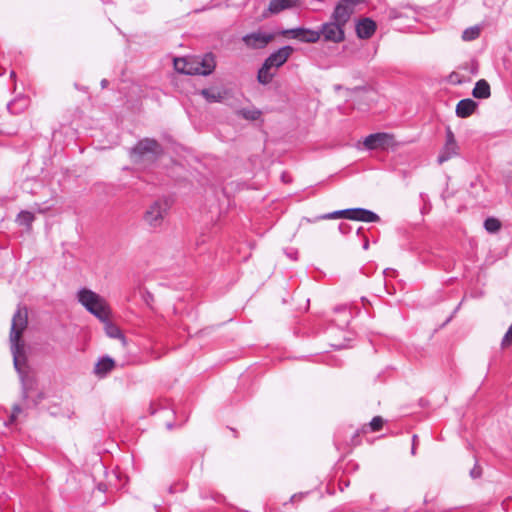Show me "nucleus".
<instances>
[{"instance_id": "f03ea898", "label": "nucleus", "mask_w": 512, "mask_h": 512, "mask_svg": "<svg viewBox=\"0 0 512 512\" xmlns=\"http://www.w3.org/2000/svg\"><path fill=\"white\" fill-rule=\"evenodd\" d=\"M78 301L100 321L110 316V309L106 300L94 291L83 288L77 294Z\"/></svg>"}, {"instance_id": "c9c22d12", "label": "nucleus", "mask_w": 512, "mask_h": 512, "mask_svg": "<svg viewBox=\"0 0 512 512\" xmlns=\"http://www.w3.org/2000/svg\"><path fill=\"white\" fill-rule=\"evenodd\" d=\"M107 85H108V81H107L106 79H103V80L101 81V86H102L103 88H105V87H107Z\"/></svg>"}, {"instance_id": "f257e3e1", "label": "nucleus", "mask_w": 512, "mask_h": 512, "mask_svg": "<svg viewBox=\"0 0 512 512\" xmlns=\"http://www.w3.org/2000/svg\"><path fill=\"white\" fill-rule=\"evenodd\" d=\"M28 324V312L25 307H19L12 318L10 330L11 352L13 355L14 367L20 375L22 383V399L26 401L30 392L34 389L35 381L30 378L27 371V358L25 344L22 334Z\"/></svg>"}, {"instance_id": "aec40b11", "label": "nucleus", "mask_w": 512, "mask_h": 512, "mask_svg": "<svg viewBox=\"0 0 512 512\" xmlns=\"http://www.w3.org/2000/svg\"><path fill=\"white\" fill-rule=\"evenodd\" d=\"M174 67L176 71L182 74L193 75V72H198L190 66V58H176L174 60Z\"/></svg>"}, {"instance_id": "7c9ffc66", "label": "nucleus", "mask_w": 512, "mask_h": 512, "mask_svg": "<svg viewBox=\"0 0 512 512\" xmlns=\"http://www.w3.org/2000/svg\"><path fill=\"white\" fill-rule=\"evenodd\" d=\"M470 475L472 478H479L481 476V468L479 466H475L471 471Z\"/></svg>"}, {"instance_id": "4c0bfd02", "label": "nucleus", "mask_w": 512, "mask_h": 512, "mask_svg": "<svg viewBox=\"0 0 512 512\" xmlns=\"http://www.w3.org/2000/svg\"><path fill=\"white\" fill-rule=\"evenodd\" d=\"M43 398V395L42 394H39V397H38V400L35 401V404H38V402Z\"/></svg>"}, {"instance_id": "f8f14e48", "label": "nucleus", "mask_w": 512, "mask_h": 512, "mask_svg": "<svg viewBox=\"0 0 512 512\" xmlns=\"http://www.w3.org/2000/svg\"><path fill=\"white\" fill-rule=\"evenodd\" d=\"M294 49L291 46H283L277 51L270 54L264 61V63L271 69H278L286 63L288 58L293 53Z\"/></svg>"}, {"instance_id": "423d86ee", "label": "nucleus", "mask_w": 512, "mask_h": 512, "mask_svg": "<svg viewBox=\"0 0 512 512\" xmlns=\"http://www.w3.org/2000/svg\"><path fill=\"white\" fill-rule=\"evenodd\" d=\"M318 32L326 42L341 43L345 40L344 27L332 20L323 23Z\"/></svg>"}, {"instance_id": "f704fd0d", "label": "nucleus", "mask_w": 512, "mask_h": 512, "mask_svg": "<svg viewBox=\"0 0 512 512\" xmlns=\"http://www.w3.org/2000/svg\"><path fill=\"white\" fill-rule=\"evenodd\" d=\"M335 311L336 312H342V311L344 312V311H346V306L337 307V308H335Z\"/></svg>"}, {"instance_id": "39448f33", "label": "nucleus", "mask_w": 512, "mask_h": 512, "mask_svg": "<svg viewBox=\"0 0 512 512\" xmlns=\"http://www.w3.org/2000/svg\"><path fill=\"white\" fill-rule=\"evenodd\" d=\"M360 3L356 2V0L339 1L332 12L331 20L345 27L354 12L355 6Z\"/></svg>"}, {"instance_id": "5701e85b", "label": "nucleus", "mask_w": 512, "mask_h": 512, "mask_svg": "<svg viewBox=\"0 0 512 512\" xmlns=\"http://www.w3.org/2000/svg\"><path fill=\"white\" fill-rule=\"evenodd\" d=\"M35 220V216L32 212L23 210L21 211L16 218V222L20 226L30 227L33 221Z\"/></svg>"}, {"instance_id": "9b49d317", "label": "nucleus", "mask_w": 512, "mask_h": 512, "mask_svg": "<svg viewBox=\"0 0 512 512\" xmlns=\"http://www.w3.org/2000/svg\"><path fill=\"white\" fill-rule=\"evenodd\" d=\"M393 142V136L388 133H375L368 135L363 144L369 150L386 149Z\"/></svg>"}, {"instance_id": "7ed1b4c3", "label": "nucleus", "mask_w": 512, "mask_h": 512, "mask_svg": "<svg viewBox=\"0 0 512 512\" xmlns=\"http://www.w3.org/2000/svg\"><path fill=\"white\" fill-rule=\"evenodd\" d=\"M162 153V146L155 139L145 138L131 149L130 156L134 163L141 164L156 161Z\"/></svg>"}, {"instance_id": "bb28decb", "label": "nucleus", "mask_w": 512, "mask_h": 512, "mask_svg": "<svg viewBox=\"0 0 512 512\" xmlns=\"http://www.w3.org/2000/svg\"><path fill=\"white\" fill-rule=\"evenodd\" d=\"M240 114L243 118L247 120H258L261 116V111L257 109L249 110V109H242L240 111Z\"/></svg>"}, {"instance_id": "ddd939ff", "label": "nucleus", "mask_w": 512, "mask_h": 512, "mask_svg": "<svg viewBox=\"0 0 512 512\" xmlns=\"http://www.w3.org/2000/svg\"><path fill=\"white\" fill-rule=\"evenodd\" d=\"M348 219L367 223L380 221V217L376 213L365 208H349Z\"/></svg>"}, {"instance_id": "0eeeda50", "label": "nucleus", "mask_w": 512, "mask_h": 512, "mask_svg": "<svg viewBox=\"0 0 512 512\" xmlns=\"http://www.w3.org/2000/svg\"><path fill=\"white\" fill-rule=\"evenodd\" d=\"M190 66L198 71L193 72V75H209L216 67L215 57L211 53L205 54L202 57H192L190 58Z\"/></svg>"}, {"instance_id": "58836bf2", "label": "nucleus", "mask_w": 512, "mask_h": 512, "mask_svg": "<svg viewBox=\"0 0 512 512\" xmlns=\"http://www.w3.org/2000/svg\"><path fill=\"white\" fill-rule=\"evenodd\" d=\"M364 0H356V2H363Z\"/></svg>"}, {"instance_id": "e433bc0d", "label": "nucleus", "mask_w": 512, "mask_h": 512, "mask_svg": "<svg viewBox=\"0 0 512 512\" xmlns=\"http://www.w3.org/2000/svg\"><path fill=\"white\" fill-rule=\"evenodd\" d=\"M368 247H369V242L366 239L365 242H364L363 248L366 250V249H368Z\"/></svg>"}, {"instance_id": "4468645a", "label": "nucleus", "mask_w": 512, "mask_h": 512, "mask_svg": "<svg viewBox=\"0 0 512 512\" xmlns=\"http://www.w3.org/2000/svg\"><path fill=\"white\" fill-rule=\"evenodd\" d=\"M376 31V23L370 18H363L356 24V34L360 39H369Z\"/></svg>"}, {"instance_id": "c85d7f7f", "label": "nucleus", "mask_w": 512, "mask_h": 512, "mask_svg": "<svg viewBox=\"0 0 512 512\" xmlns=\"http://www.w3.org/2000/svg\"><path fill=\"white\" fill-rule=\"evenodd\" d=\"M512 344V324L509 326L506 334L504 335L501 346L503 348L508 347Z\"/></svg>"}, {"instance_id": "6e6552de", "label": "nucleus", "mask_w": 512, "mask_h": 512, "mask_svg": "<svg viewBox=\"0 0 512 512\" xmlns=\"http://www.w3.org/2000/svg\"><path fill=\"white\" fill-rule=\"evenodd\" d=\"M282 35L298 39L304 43H316L320 40V32L304 27L284 30Z\"/></svg>"}, {"instance_id": "a211bd4d", "label": "nucleus", "mask_w": 512, "mask_h": 512, "mask_svg": "<svg viewBox=\"0 0 512 512\" xmlns=\"http://www.w3.org/2000/svg\"><path fill=\"white\" fill-rule=\"evenodd\" d=\"M102 322L104 324L105 333L108 337L120 339L122 341L123 345L126 344V338L123 335V333L121 332L120 328L116 324L112 323L110 321L109 317L106 318Z\"/></svg>"}, {"instance_id": "2eb2a0df", "label": "nucleus", "mask_w": 512, "mask_h": 512, "mask_svg": "<svg viewBox=\"0 0 512 512\" xmlns=\"http://www.w3.org/2000/svg\"><path fill=\"white\" fill-rule=\"evenodd\" d=\"M115 368V361L109 357L104 356L98 360L94 366V374L99 378L106 377Z\"/></svg>"}, {"instance_id": "473e14b6", "label": "nucleus", "mask_w": 512, "mask_h": 512, "mask_svg": "<svg viewBox=\"0 0 512 512\" xmlns=\"http://www.w3.org/2000/svg\"><path fill=\"white\" fill-rule=\"evenodd\" d=\"M21 412H22V408H21V406L19 404L13 405V407H12V414L18 416Z\"/></svg>"}, {"instance_id": "20e7f679", "label": "nucleus", "mask_w": 512, "mask_h": 512, "mask_svg": "<svg viewBox=\"0 0 512 512\" xmlns=\"http://www.w3.org/2000/svg\"><path fill=\"white\" fill-rule=\"evenodd\" d=\"M169 210L167 200L158 199L154 201L144 213L143 219L147 225L158 228L162 225Z\"/></svg>"}, {"instance_id": "9d476101", "label": "nucleus", "mask_w": 512, "mask_h": 512, "mask_svg": "<svg viewBox=\"0 0 512 512\" xmlns=\"http://www.w3.org/2000/svg\"><path fill=\"white\" fill-rule=\"evenodd\" d=\"M458 150L459 147L456 142L454 133L452 132L450 127H448L446 129V142L438 156V163L442 164L451 159L452 157L456 156L458 154Z\"/></svg>"}, {"instance_id": "412c9836", "label": "nucleus", "mask_w": 512, "mask_h": 512, "mask_svg": "<svg viewBox=\"0 0 512 512\" xmlns=\"http://www.w3.org/2000/svg\"><path fill=\"white\" fill-rule=\"evenodd\" d=\"M271 68H269V66H267L265 63L262 64L261 68L259 69L258 71V75H257V79L259 81V83L261 84H269L275 73L274 72H271Z\"/></svg>"}, {"instance_id": "6ab92c4d", "label": "nucleus", "mask_w": 512, "mask_h": 512, "mask_svg": "<svg viewBox=\"0 0 512 512\" xmlns=\"http://www.w3.org/2000/svg\"><path fill=\"white\" fill-rule=\"evenodd\" d=\"M472 95L478 99H487L491 95L490 85L485 79H480L476 82Z\"/></svg>"}, {"instance_id": "4be33fe9", "label": "nucleus", "mask_w": 512, "mask_h": 512, "mask_svg": "<svg viewBox=\"0 0 512 512\" xmlns=\"http://www.w3.org/2000/svg\"><path fill=\"white\" fill-rule=\"evenodd\" d=\"M200 94L210 103L220 102L223 99L222 93L217 89H202Z\"/></svg>"}, {"instance_id": "f3484780", "label": "nucleus", "mask_w": 512, "mask_h": 512, "mask_svg": "<svg viewBox=\"0 0 512 512\" xmlns=\"http://www.w3.org/2000/svg\"><path fill=\"white\" fill-rule=\"evenodd\" d=\"M301 0H271L268 11L272 14H278L285 9L297 7Z\"/></svg>"}, {"instance_id": "cd10ccee", "label": "nucleus", "mask_w": 512, "mask_h": 512, "mask_svg": "<svg viewBox=\"0 0 512 512\" xmlns=\"http://www.w3.org/2000/svg\"><path fill=\"white\" fill-rule=\"evenodd\" d=\"M384 420L380 416H375L369 423L370 429L373 432L379 431L383 426Z\"/></svg>"}, {"instance_id": "393cba45", "label": "nucleus", "mask_w": 512, "mask_h": 512, "mask_svg": "<svg viewBox=\"0 0 512 512\" xmlns=\"http://www.w3.org/2000/svg\"><path fill=\"white\" fill-rule=\"evenodd\" d=\"M480 35V28L478 26H473L470 28H467L463 31L462 39L464 41H472L479 37Z\"/></svg>"}, {"instance_id": "2f4dec72", "label": "nucleus", "mask_w": 512, "mask_h": 512, "mask_svg": "<svg viewBox=\"0 0 512 512\" xmlns=\"http://www.w3.org/2000/svg\"><path fill=\"white\" fill-rule=\"evenodd\" d=\"M417 442H418V437H417V435H413V437H412V449H411V453H412V455H415V454H416V445H417Z\"/></svg>"}, {"instance_id": "a878e982", "label": "nucleus", "mask_w": 512, "mask_h": 512, "mask_svg": "<svg viewBox=\"0 0 512 512\" xmlns=\"http://www.w3.org/2000/svg\"><path fill=\"white\" fill-rule=\"evenodd\" d=\"M337 218L348 219V209L330 212V213L319 216L317 219H337Z\"/></svg>"}, {"instance_id": "dca6fc26", "label": "nucleus", "mask_w": 512, "mask_h": 512, "mask_svg": "<svg viewBox=\"0 0 512 512\" xmlns=\"http://www.w3.org/2000/svg\"><path fill=\"white\" fill-rule=\"evenodd\" d=\"M477 106V102L470 98L462 99L456 106V115L460 118H467L475 112Z\"/></svg>"}, {"instance_id": "72a5a7b5", "label": "nucleus", "mask_w": 512, "mask_h": 512, "mask_svg": "<svg viewBox=\"0 0 512 512\" xmlns=\"http://www.w3.org/2000/svg\"><path fill=\"white\" fill-rule=\"evenodd\" d=\"M17 418V415H14V414H11L10 418H9V421H8V424H11L13 423Z\"/></svg>"}, {"instance_id": "1a4fd4ad", "label": "nucleus", "mask_w": 512, "mask_h": 512, "mask_svg": "<svg viewBox=\"0 0 512 512\" xmlns=\"http://www.w3.org/2000/svg\"><path fill=\"white\" fill-rule=\"evenodd\" d=\"M274 35L272 33H264L261 31L252 32L243 36L242 41L244 44L251 49H263L272 40Z\"/></svg>"}, {"instance_id": "c756f323", "label": "nucleus", "mask_w": 512, "mask_h": 512, "mask_svg": "<svg viewBox=\"0 0 512 512\" xmlns=\"http://www.w3.org/2000/svg\"><path fill=\"white\" fill-rule=\"evenodd\" d=\"M338 229L339 231L342 233V234H348L350 231H351V226L346 224V223H340L339 226H338Z\"/></svg>"}, {"instance_id": "b1692460", "label": "nucleus", "mask_w": 512, "mask_h": 512, "mask_svg": "<svg viewBox=\"0 0 512 512\" xmlns=\"http://www.w3.org/2000/svg\"><path fill=\"white\" fill-rule=\"evenodd\" d=\"M484 228L489 233H496L501 228V222L493 217H489L484 221Z\"/></svg>"}]
</instances>
